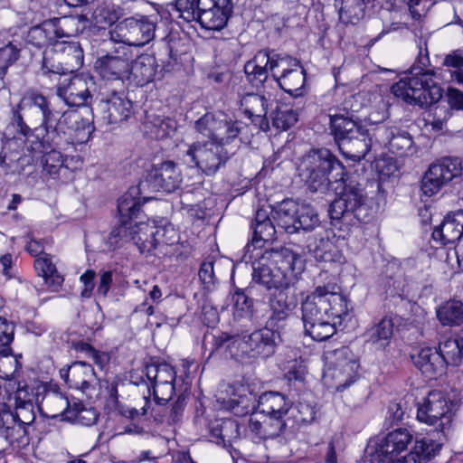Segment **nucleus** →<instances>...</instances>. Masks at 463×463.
Masks as SVG:
<instances>
[{"instance_id": "f8f14e48", "label": "nucleus", "mask_w": 463, "mask_h": 463, "mask_svg": "<svg viewBox=\"0 0 463 463\" xmlns=\"http://www.w3.org/2000/svg\"><path fill=\"white\" fill-rule=\"evenodd\" d=\"M333 355L335 361L325 370L323 383L327 388L342 392L356 381L359 364L346 347L335 350Z\"/></svg>"}, {"instance_id": "412c9836", "label": "nucleus", "mask_w": 463, "mask_h": 463, "mask_svg": "<svg viewBox=\"0 0 463 463\" xmlns=\"http://www.w3.org/2000/svg\"><path fill=\"white\" fill-rule=\"evenodd\" d=\"M0 436L14 449H23L30 443V429L15 420L7 404L0 416Z\"/></svg>"}, {"instance_id": "7c9ffc66", "label": "nucleus", "mask_w": 463, "mask_h": 463, "mask_svg": "<svg viewBox=\"0 0 463 463\" xmlns=\"http://www.w3.org/2000/svg\"><path fill=\"white\" fill-rule=\"evenodd\" d=\"M331 232L324 230L323 232L308 240V251L319 261H339L341 254L330 240Z\"/></svg>"}, {"instance_id": "774afa93", "label": "nucleus", "mask_w": 463, "mask_h": 463, "mask_svg": "<svg viewBox=\"0 0 463 463\" xmlns=\"http://www.w3.org/2000/svg\"><path fill=\"white\" fill-rule=\"evenodd\" d=\"M447 100L451 109L460 110L463 109V92L449 88L447 91Z\"/></svg>"}, {"instance_id": "c756f323", "label": "nucleus", "mask_w": 463, "mask_h": 463, "mask_svg": "<svg viewBox=\"0 0 463 463\" xmlns=\"http://www.w3.org/2000/svg\"><path fill=\"white\" fill-rule=\"evenodd\" d=\"M338 147L345 158L360 162L373 148V137H370L369 130L364 128L361 135L342 141Z\"/></svg>"}, {"instance_id": "09e8293b", "label": "nucleus", "mask_w": 463, "mask_h": 463, "mask_svg": "<svg viewBox=\"0 0 463 463\" xmlns=\"http://www.w3.org/2000/svg\"><path fill=\"white\" fill-rule=\"evenodd\" d=\"M438 352L445 360V368L448 365H461L463 364V336L459 339L449 338L440 342Z\"/></svg>"}, {"instance_id": "603ef678", "label": "nucleus", "mask_w": 463, "mask_h": 463, "mask_svg": "<svg viewBox=\"0 0 463 463\" xmlns=\"http://www.w3.org/2000/svg\"><path fill=\"white\" fill-rule=\"evenodd\" d=\"M297 232H311L320 226V220L317 211L309 204L298 203V217L296 221Z\"/></svg>"}, {"instance_id": "dca6fc26", "label": "nucleus", "mask_w": 463, "mask_h": 463, "mask_svg": "<svg viewBox=\"0 0 463 463\" xmlns=\"http://www.w3.org/2000/svg\"><path fill=\"white\" fill-rule=\"evenodd\" d=\"M146 375L151 384L147 393L153 394L156 404L165 405L175 393L176 372L174 367L168 364H148L146 366Z\"/></svg>"}, {"instance_id": "2eb2a0df", "label": "nucleus", "mask_w": 463, "mask_h": 463, "mask_svg": "<svg viewBox=\"0 0 463 463\" xmlns=\"http://www.w3.org/2000/svg\"><path fill=\"white\" fill-rule=\"evenodd\" d=\"M461 162L458 158L445 157L431 164L424 174L420 189L424 195L433 196L454 177L461 174Z\"/></svg>"}, {"instance_id": "f257e3e1", "label": "nucleus", "mask_w": 463, "mask_h": 463, "mask_svg": "<svg viewBox=\"0 0 463 463\" xmlns=\"http://www.w3.org/2000/svg\"><path fill=\"white\" fill-rule=\"evenodd\" d=\"M304 269L302 257L288 248L266 250L253 266L252 279L274 291L269 298L270 325L286 320L296 307L297 299L291 284Z\"/></svg>"}, {"instance_id": "423d86ee", "label": "nucleus", "mask_w": 463, "mask_h": 463, "mask_svg": "<svg viewBox=\"0 0 463 463\" xmlns=\"http://www.w3.org/2000/svg\"><path fill=\"white\" fill-rule=\"evenodd\" d=\"M297 171L312 192L326 190L330 183L342 181L345 175L342 163L326 148L305 155L299 160Z\"/></svg>"}, {"instance_id": "ea45409f", "label": "nucleus", "mask_w": 463, "mask_h": 463, "mask_svg": "<svg viewBox=\"0 0 463 463\" xmlns=\"http://www.w3.org/2000/svg\"><path fill=\"white\" fill-rule=\"evenodd\" d=\"M37 108L42 113V123L38 127H52L55 123V114L51 109L50 102L45 96L35 90L27 91L21 101L19 109Z\"/></svg>"}, {"instance_id": "3c124183", "label": "nucleus", "mask_w": 463, "mask_h": 463, "mask_svg": "<svg viewBox=\"0 0 463 463\" xmlns=\"http://www.w3.org/2000/svg\"><path fill=\"white\" fill-rule=\"evenodd\" d=\"M19 50L13 44L7 33H0V80L6 74L8 67L18 58Z\"/></svg>"}, {"instance_id": "f3484780", "label": "nucleus", "mask_w": 463, "mask_h": 463, "mask_svg": "<svg viewBox=\"0 0 463 463\" xmlns=\"http://www.w3.org/2000/svg\"><path fill=\"white\" fill-rule=\"evenodd\" d=\"M129 50L118 46L111 52L97 59L95 70L98 74L107 80H124L129 79Z\"/></svg>"}, {"instance_id": "2f4dec72", "label": "nucleus", "mask_w": 463, "mask_h": 463, "mask_svg": "<svg viewBox=\"0 0 463 463\" xmlns=\"http://www.w3.org/2000/svg\"><path fill=\"white\" fill-rule=\"evenodd\" d=\"M23 109H19V104L16 108L12 109L11 126L19 134V137L9 141L7 145L11 148L20 142L23 143L24 146L21 149V153L24 155L25 152L39 151L40 149H34L33 145L34 146V140L42 141V139L33 137L36 132V128L31 129V128L27 126L21 114V110Z\"/></svg>"}, {"instance_id": "de8ad7c7", "label": "nucleus", "mask_w": 463, "mask_h": 463, "mask_svg": "<svg viewBox=\"0 0 463 463\" xmlns=\"http://www.w3.org/2000/svg\"><path fill=\"white\" fill-rule=\"evenodd\" d=\"M240 109L249 118L254 121L255 118H260L267 114L268 100L264 96L248 93L241 99Z\"/></svg>"}, {"instance_id": "ddd939ff", "label": "nucleus", "mask_w": 463, "mask_h": 463, "mask_svg": "<svg viewBox=\"0 0 463 463\" xmlns=\"http://www.w3.org/2000/svg\"><path fill=\"white\" fill-rule=\"evenodd\" d=\"M156 25L147 18H127L109 31L110 41L128 49L129 46H144L155 36Z\"/></svg>"}, {"instance_id": "9b49d317", "label": "nucleus", "mask_w": 463, "mask_h": 463, "mask_svg": "<svg viewBox=\"0 0 463 463\" xmlns=\"http://www.w3.org/2000/svg\"><path fill=\"white\" fill-rule=\"evenodd\" d=\"M456 405L457 402L449 400L442 392L431 391L418 403L417 419L420 422L435 426L445 438V431L451 425Z\"/></svg>"}, {"instance_id": "6e6d98bb", "label": "nucleus", "mask_w": 463, "mask_h": 463, "mask_svg": "<svg viewBox=\"0 0 463 463\" xmlns=\"http://www.w3.org/2000/svg\"><path fill=\"white\" fill-rule=\"evenodd\" d=\"M234 315L238 317L250 316L253 300L241 289H237L232 295Z\"/></svg>"}, {"instance_id": "052dcab7", "label": "nucleus", "mask_w": 463, "mask_h": 463, "mask_svg": "<svg viewBox=\"0 0 463 463\" xmlns=\"http://www.w3.org/2000/svg\"><path fill=\"white\" fill-rule=\"evenodd\" d=\"M14 325L6 319L0 317V354L7 356L10 352V344L14 340Z\"/></svg>"}, {"instance_id": "39448f33", "label": "nucleus", "mask_w": 463, "mask_h": 463, "mask_svg": "<svg viewBox=\"0 0 463 463\" xmlns=\"http://www.w3.org/2000/svg\"><path fill=\"white\" fill-rule=\"evenodd\" d=\"M424 51V55H418L410 72L392 87L397 98L420 107L434 105L442 98L441 88L433 81L432 71L427 70L430 64L427 43Z\"/></svg>"}, {"instance_id": "b1692460", "label": "nucleus", "mask_w": 463, "mask_h": 463, "mask_svg": "<svg viewBox=\"0 0 463 463\" xmlns=\"http://www.w3.org/2000/svg\"><path fill=\"white\" fill-rule=\"evenodd\" d=\"M56 95L69 107H81L91 99L85 79L75 76L59 81Z\"/></svg>"}, {"instance_id": "680f3d73", "label": "nucleus", "mask_w": 463, "mask_h": 463, "mask_svg": "<svg viewBox=\"0 0 463 463\" xmlns=\"http://www.w3.org/2000/svg\"><path fill=\"white\" fill-rule=\"evenodd\" d=\"M297 414L292 413L295 421L299 425L311 423L315 420V408L308 404L299 402L296 407Z\"/></svg>"}, {"instance_id": "37998d69", "label": "nucleus", "mask_w": 463, "mask_h": 463, "mask_svg": "<svg viewBox=\"0 0 463 463\" xmlns=\"http://www.w3.org/2000/svg\"><path fill=\"white\" fill-rule=\"evenodd\" d=\"M442 446V439L438 440L430 438H422L416 440L412 450L408 454V463H427L435 458Z\"/></svg>"}, {"instance_id": "6ab92c4d", "label": "nucleus", "mask_w": 463, "mask_h": 463, "mask_svg": "<svg viewBox=\"0 0 463 463\" xmlns=\"http://www.w3.org/2000/svg\"><path fill=\"white\" fill-rule=\"evenodd\" d=\"M181 180L180 170L175 163L168 161L154 166L140 183L141 188L148 191L171 193L178 188Z\"/></svg>"}, {"instance_id": "338daca9", "label": "nucleus", "mask_w": 463, "mask_h": 463, "mask_svg": "<svg viewBox=\"0 0 463 463\" xmlns=\"http://www.w3.org/2000/svg\"><path fill=\"white\" fill-rule=\"evenodd\" d=\"M94 278L95 272L93 270H86L80 278V282L83 284V288L80 296L85 298H90L94 289Z\"/></svg>"}, {"instance_id": "13d9d810", "label": "nucleus", "mask_w": 463, "mask_h": 463, "mask_svg": "<svg viewBox=\"0 0 463 463\" xmlns=\"http://www.w3.org/2000/svg\"><path fill=\"white\" fill-rule=\"evenodd\" d=\"M131 241L129 239V227L119 223L109 233L107 241L109 250H114L124 245L125 242Z\"/></svg>"}, {"instance_id": "cd10ccee", "label": "nucleus", "mask_w": 463, "mask_h": 463, "mask_svg": "<svg viewBox=\"0 0 463 463\" xmlns=\"http://www.w3.org/2000/svg\"><path fill=\"white\" fill-rule=\"evenodd\" d=\"M413 435L407 429H397L389 432L376 448L377 455L403 458L402 455L407 450L408 445L412 441Z\"/></svg>"}, {"instance_id": "1a4fd4ad", "label": "nucleus", "mask_w": 463, "mask_h": 463, "mask_svg": "<svg viewBox=\"0 0 463 463\" xmlns=\"http://www.w3.org/2000/svg\"><path fill=\"white\" fill-rule=\"evenodd\" d=\"M230 0H175L171 4L181 18L208 31L222 30L228 21Z\"/></svg>"}, {"instance_id": "c03bdc74", "label": "nucleus", "mask_w": 463, "mask_h": 463, "mask_svg": "<svg viewBox=\"0 0 463 463\" xmlns=\"http://www.w3.org/2000/svg\"><path fill=\"white\" fill-rule=\"evenodd\" d=\"M146 132L156 139L170 137L176 130V122L164 116L148 115L145 122Z\"/></svg>"}, {"instance_id": "a211bd4d", "label": "nucleus", "mask_w": 463, "mask_h": 463, "mask_svg": "<svg viewBox=\"0 0 463 463\" xmlns=\"http://www.w3.org/2000/svg\"><path fill=\"white\" fill-rule=\"evenodd\" d=\"M364 199V193L360 185H345L343 192L330 205V218L332 221L338 222L342 218H346L349 214H354L355 218L360 220Z\"/></svg>"}, {"instance_id": "4468645a", "label": "nucleus", "mask_w": 463, "mask_h": 463, "mask_svg": "<svg viewBox=\"0 0 463 463\" xmlns=\"http://www.w3.org/2000/svg\"><path fill=\"white\" fill-rule=\"evenodd\" d=\"M2 400L7 405H10V410L13 406L14 407L15 411H13V416L15 420L31 429L36 414L27 386L22 385L19 381L14 378H6L5 394Z\"/></svg>"}, {"instance_id": "58836bf2", "label": "nucleus", "mask_w": 463, "mask_h": 463, "mask_svg": "<svg viewBox=\"0 0 463 463\" xmlns=\"http://www.w3.org/2000/svg\"><path fill=\"white\" fill-rule=\"evenodd\" d=\"M34 268L38 275L43 277L51 291H59L64 279L63 276L58 272L52 256L46 253L42 254V256L34 260Z\"/></svg>"}, {"instance_id": "a878e982", "label": "nucleus", "mask_w": 463, "mask_h": 463, "mask_svg": "<svg viewBox=\"0 0 463 463\" xmlns=\"http://www.w3.org/2000/svg\"><path fill=\"white\" fill-rule=\"evenodd\" d=\"M413 364L426 375L433 378L445 372V360L435 347H421L411 354Z\"/></svg>"}, {"instance_id": "72a5a7b5", "label": "nucleus", "mask_w": 463, "mask_h": 463, "mask_svg": "<svg viewBox=\"0 0 463 463\" xmlns=\"http://www.w3.org/2000/svg\"><path fill=\"white\" fill-rule=\"evenodd\" d=\"M61 376L70 387L84 391L94 381L95 372L90 364L78 361L72 363L66 371L61 370Z\"/></svg>"}, {"instance_id": "0e129e2a", "label": "nucleus", "mask_w": 463, "mask_h": 463, "mask_svg": "<svg viewBox=\"0 0 463 463\" xmlns=\"http://www.w3.org/2000/svg\"><path fill=\"white\" fill-rule=\"evenodd\" d=\"M198 276L205 288H210L215 283L213 261H203L200 267Z\"/></svg>"}, {"instance_id": "5701e85b", "label": "nucleus", "mask_w": 463, "mask_h": 463, "mask_svg": "<svg viewBox=\"0 0 463 463\" xmlns=\"http://www.w3.org/2000/svg\"><path fill=\"white\" fill-rule=\"evenodd\" d=\"M102 118L108 124H118L127 120L132 113V102L123 92L111 91L100 101Z\"/></svg>"}, {"instance_id": "9d476101", "label": "nucleus", "mask_w": 463, "mask_h": 463, "mask_svg": "<svg viewBox=\"0 0 463 463\" xmlns=\"http://www.w3.org/2000/svg\"><path fill=\"white\" fill-rule=\"evenodd\" d=\"M231 409L236 415L258 411L269 417V421L286 422L283 419L292 407V402L286 395L279 392H265L258 400L252 393L240 394L238 399H231Z\"/></svg>"}, {"instance_id": "6e6552de", "label": "nucleus", "mask_w": 463, "mask_h": 463, "mask_svg": "<svg viewBox=\"0 0 463 463\" xmlns=\"http://www.w3.org/2000/svg\"><path fill=\"white\" fill-rule=\"evenodd\" d=\"M283 321H273L270 325L269 315L263 328L244 335H224L222 344L229 342L227 348L232 356H239L241 352L249 357L267 359L276 353L280 340L278 328Z\"/></svg>"}, {"instance_id": "bf43d9fd", "label": "nucleus", "mask_w": 463, "mask_h": 463, "mask_svg": "<svg viewBox=\"0 0 463 463\" xmlns=\"http://www.w3.org/2000/svg\"><path fill=\"white\" fill-rule=\"evenodd\" d=\"M298 119V113L292 109H279L273 117V125L283 130H287L295 125Z\"/></svg>"}, {"instance_id": "8fccbe9b", "label": "nucleus", "mask_w": 463, "mask_h": 463, "mask_svg": "<svg viewBox=\"0 0 463 463\" xmlns=\"http://www.w3.org/2000/svg\"><path fill=\"white\" fill-rule=\"evenodd\" d=\"M437 317L443 326H458L463 322V303L449 300L437 310Z\"/></svg>"}, {"instance_id": "c85d7f7f", "label": "nucleus", "mask_w": 463, "mask_h": 463, "mask_svg": "<svg viewBox=\"0 0 463 463\" xmlns=\"http://www.w3.org/2000/svg\"><path fill=\"white\" fill-rule=\"evenodd\" d=\"M158 73L156 59L150 54L138 56L129 64V79L137 86L152 82Z\"/></svg>"}, {"instance_id": "7ed1b4c3", "label": "nucleus", "mask_w": 463, "mask_h": 463, "mask_svg": "<svg viewBox=\"0 0 463 463\" xmlns=\"http://www.w3.org/2000/svg\"><path fill=\"white\" fill-rule=\"evenodd\" d=\"M305 333L315 341H325L336 331L335 319L347 314V302L336 283L316 287L302 303Z\"/></svg>"}, {"instance_id": "4be33fe9", "label": "nucleus", "mask_w": 463, "mask_h": 463, "mask_svg": "<svg viewBox=\"0 0 463 463\" xmlns=\"http://www.w3.org/2000/svg\"><path fill=\"white\" fill-rule=\"evenodd\" d=\"M146 191L141 188V183L137 186L130 187L118 202V211L119 222L125 225H131L135 222L142 220L144 217L141 213L142 204L148 200L147 197L140 195Z\"/></svg>"}, {"instance_id": "69168bd1", "label": "nucleus", "mask_w": 463, "mask_h": 463, "mask_svg": "<svg viewBox=\"0 0 463 463\" xmlns=\"http://www.w3.org/2000/svg\"><path fill=\"white\" fill-rule=\"evenodd\" d=\"M145 225H147L149 226L150 228L151 227H156V222L155 221H147V222H145L142 220L138 221V222H136L134 224H131L129 225V239L131 241H133V243L138 248V244H137V241L136 240V238L137 237H142V240H140V241H146V235L143 234V232H141V227L145 226Z\"/></svg>"}, {"instance_id": "79ce46f5", "label": "nucleus", "mask_w": 463, "mask_h": 463, "mask_svg": "<svg viewBox=\"0 0 463 463\" xmlns=\"http://www.w3.org/2000/svg\"><path fill=\"white\" fill-rule=\"evenodd\" d=\"M298 203L293 200H284L272 210V218L277 225L288 233L297 232L296 221Z\"/></svg>"}, {"instance_id": "864d4df0", "label": "nucleus", "mask_w": 463, "mask_h": 463, "mask_svg": "<svg viewBox=\"0 0 463 463\" xmlns=\"http://www.w3.org/2000/svg\"><path fill=\"white\" fill-rule=\"evenodd\" d=\"M253 230L251 244L261 247L260 242L272 241L275 239L276 228L273 222H266L260 224H251Z\"/></svg>"}, {"instance_id": "e433bc0d", "label": "nucleus", "mask_w": 463, "mask_h": 463, "mask_svg": "<svg viewBox=\"0 0 463 463\" xmlns=\"http://www.w3.org/2000/svg\"><path fill=\"white\" fill-rule=\"evenodd\" d=\"M393 322L392 317H384L378 323L370 326L364 333L366 342L376 349H385L393 335Z\"/></svg>"}, {"instance_id": "20e7f679", "label": "nucleus", "mask_w": 463, "mask_h": 463, "mask_svg": "<svg viewBox=\"0 0 463 463\" xmlns=\"http://www.w3.org/2000/svg\"><path fill=\"white\" fill-rule=\"evenodd\" d=\"M244 72L254 86L263 84L269 72L287 93L294 98L304 95L306 73L298 60L274 51H260L254 58L246 62Z\"/></svg>"}, {"instance_id": "f704fd0d", "label": "nucleus", "mask_w": 463, "mask_h": 463, "mask_svg": "<svg viewBox=\"0 0 463 463\" xmlns=\"http://www.w3.org/2000/svg\"><path fill=\"white\" fill-rule=\"evenodd\" d=\"M122 15L121 9L110 3L97 1L90 13L82 14L84 20L90 22L99 29H105L116 23Z\"/></svg>"}, {"instance_id": "5fc2aeb1", "label": "nucleus", "mask_w": 463, "mask_h": 463, "mask_svg": "<svg viewBox=\"0 0 463 463\" xmlns=\"http://www.w3.org/2000/svg\"><path fill=\"white\" fill-rule=\"evenodd\" d=\"M368 130L370 132V137H373V148L377 146L380 147H388L392 135L396 133L395 127L389 128L383 124L372 125L371 128Z\"/></svg>"}, {"instance_id": "473e14b6", "label": "nucleus", "mask_w": 463, "mask_h": 463, "mask_svg": "<svg viewBox=\"0 0 463 463\" xmlns=\"http://www.w3.org/2000/svg\"><path fill=\"white\" fill-rule=\"evenodd\" d=\"M62 146H53L48 148H42L39 151L25 152L23 156L18 160L26 165H32L33 163V155L43 153V170L51 176H55L59 174V171L63 167H68L65 164L67 159H64L58 148Z\"/></svg>"}, {"instance_id": "a18cd8bd", "label": "nucleus", "mask_w": 463, "mask_h": 463, "mask_svg": "<svg viewBox=\"0 0 463 463\" xmlns=\"http://www.w3.org/2000/svg\"><path fill=\"white\" fill-rule=\"evenodd\" d=\"M339 19L344 24H356L364 14V0H335Z\"/></svg>"}, {"instance_id": "393cba45", "label": "nucleus", "mask_w": 463, "mask_h": 463, "mask_svg": "<svg viewBox=\"0 0 463 463\" xmlns=\"http://www.w3.org/2000/svg\"><path fill=\"white\" fill-rule=\"evenodd\" d=\"M141 232L144 235H146L145 242L142 240V237L136 238L138 250L141 253H151L159 243L165 244H174L177 241V233L174 228V226L170 223L158 225L156 223V227H149L145 225L141 227Z\"/></svg>"}, {"instance_id": "f03ea898", "label": "nucleus", "mask_w": 463, "mask_h": 463, "mask_svg": "<svg viewBox=\"0 0 463 463\" xmlns=\"http://www.w3.org/2000/svg\"><path fill=\"white\" fill-rule=\"evenodd\" d=\"M194 128L209 140L191 145L184 160L187 164H194L205 175H212L226 164L233 153L225 146L238 137L242 123L218 111L203 115L195 122Z\"/></svg>"}, {"instance_id": "a19ab883", "label": "nucleus", "mask_w": 463, "mask_h": 463, "mask_svg": "<svg viewBox=\"0 0 463 463\" xmlns=\"http://www.w3.org/2000/svg\"><path fill=\"white\" fill-rule=\"evenodd\" d=\"M64 35L63 31L58 28L53 23L44 22L29 30L27 41L39 48L49 44L53 46L54 41L62 38Z\"/></svg>"}, {"instance_id": "bb28decb", "label": "nucleus", "mask_w": 463, "mask_h": 463, "mask_svg": "<svg viewBox=\"0 0 463 463\" xmlns=\"http://www.w3.org/2000/svg\"><path fill=\"white\" fill-rule=\"evenodd\" d=\"M432 239L444 246L463 239V210L448 214L432 232Z\"/></svg>"}, {"instance_id": "0eeeda50", "label": "nucleus", "mask_w": 463, "mask_h": 463, "mask_svg": "<svg viewBox=\"0 0 463 463\" xmlns=\"http://www.w3.org/2000/svg\"><path fill=\"white\" fill-rule=\"evenodd\" d=\"M91 127L75 110L64 111L52 127H36L33 137L42 141L34 140V149L48 148L63 144L85 143L89 140Z\"/></svg>"}, {"instance_id": "49530a36", "label": "nucleus", "mask_w": 463, "mask_h": 463, "mask_svg": "<svg viewBox=\"0 0 463 463\" xmlns=\"http://www.w3.org/2000/svg\"><path fill=\"white\" fill-rule=\"evenodd\" d=\"M286 427V422L277 421V423H274L269 421V420L261 423L254 417V415L250 416L248 423L249 430L261 439H276L280 437Z\"/></svg>"}, {"instance_id": "4d7b16f0", "label": "nucleus", "mask_w": 463, "mask_h": 463, "mask_svg": "<svg viewBox=\"0 0 463 463\" xmlns=\"http://www.w3.org/2000/svg\"><path fill=\"white\" fill-rule=\"evenodd\" d=\"M412 144L413 142L409 133L396 128V133L392 135L388 147L392 153L402 156L406 154L407 150L411 148Z\"/></svg>"}, {"instance_id": "4c0bfd02", "label": "nucleus", "mask_w": 463, "mask_h": 463, "mask_svg": "<svg viewBox=\"0 0 463 463\" xmlns=\"http://www.w3.org/2000/svg\"><path fill=\"white\" fill-rule=\"evenodd\" d=\"M329 118L331 131L338 146L342 141L349 137L361 135V130L364 129V128L349 115L335 114L330 115Z\"/></svg>"}, {"instance_id": "e2e57ef3", "label": "nucleus", "mask_w": 463, "mask_h": 463, "mask_svg": "<svg viewBox=\"0 0 463 463\" xmlns=\"http://www.w3.org/2000/svg\"><path fill=\"white\" fill-rule=\"evenodd\" d=\"M375 167L381 179L395 175L398 172V166L392 158L377 160Z\"/></svg>"}, {"instance_id": "c9c22d12", "label": "nucleus", "mask_w": 463, "mask_h": 463, "mask_svg": "<svg viewBox=\"0 0 463 463\" xmlns=\"http://www.w3.org/2000/svg\"><path fill=\"white\" fill-rule=\"evenodd\" d=\"M144 400L145 404L141 408L142 412H139L136 408L128 407L120 403L117 404V411L118 414L130 420L122 430H118L117 435H142L145 433V429L139 422V419L141 415L148 413L151 401L146 396H144Z\"/></svg>"}, {"instance_id": "aec40b11", "label": "nucleus", "mask_w": 463, "mask_h": 463, "mask_svg": "<svg viewBox=\"0 0 463 463\" xmlns=\"http://www.w3.org/2000/svg\"><path fill=\"white\" fill-rule=\"evenodd\" d=\"M53 51L58 58V66L56 69L47 70L43 63V71L44 73L52 72L54 74H69L79 71L84 61L82 48L77 42H68L55 40Z\"/></svg>"}]
</instances>
